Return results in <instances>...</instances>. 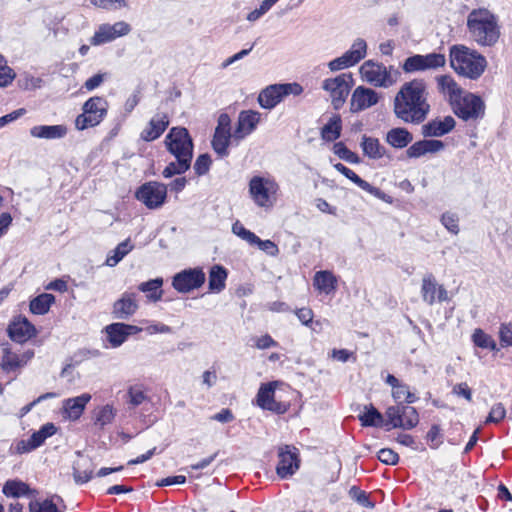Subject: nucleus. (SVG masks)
<instances>
[{
  "instance_id": "1",
  "label": "nucleus",
  "mask_w": 512,
  "mask_h": 512,
  "mask_svg": "<svg viewBox=\"0 0 512 512\" xmlns=\"http://www.w3.org/2000/svg\"><path fill=\"white\" fill-rule=\"evenodd\" d=\"M428 98V84L424 79L415 78L407 81L394 97L393 113L403 123L423 124L431 111Z\"/></svg>"
},
{
  "instance_id": "2",
  "label": "nucleus",
  "mask_w": 512,
  "mask_h": 512,
  "mask_svg": "<svg viewBox=\"0 0 512 512\" xmlns=\"http://www.w3.org/2000/svg\"><path fill=\"white\" fill-rule=\"evenodd\" d=\"M470 38L480 47H495L501 37L499 17L485 7L472 9L466 19Z\"/></svg>"
},
{
  "instance_id": "3",
  "label": "nucleus",
  "mask_w": 512,
  "mask_h": 512,
  "mask_svg": "<svg viewBox=\"0 0 512 512\" xmlns=\"http://www.w3.org/2000/svg\"><path fill=\"white\" fill-rule=\"evenodd\" d=\"M449 58L453 70L471 80L479 79L488 64L485 56L465 45L451 46Z\"/></svg>"
},
{
  "instance_id": "4",
  "label": "nucleus",
  "mask_w": 512,
  "mask_h": 512,
  "mask_svg": "<svg viewBox=\"0 0 512 512\" xmlns=\"http://www.w3.org/2000/svg\"><path fill=\"white\" fill-rule=\"evenodd\" d=\"M452 112L465 122H477L485 117L486 104L477 94L463 91L451 104Z\"/></svg>"
},
{
  "instance_id": "5",
  "label": "nucleus",
  "mask_w": 512,
  "mask_h": 512,
  "mask_svg": "<svg viewBox=\"0 0 512 512\" xmlns=\"http://www.w3.org/2000/svg\"><path fill=\"white\" fill-rule=\"evenodd\" d=\"M164 144L176 160L192 163L194 142L188 129L181 126L172 127L165 137Z\"/></svg>"
},
{
  "instance_id": "6",
  "label": "nucleus",
  "mask_w": 512,
  "mask_h": 512,
  "mask_svg": "<svg viewBox=\"0 0 512 512\" xmlns=\"http://www.w3.org/2000/svg\"><path fill=\"white\" fill-rule=\"evenodd\" d=\"M108 112V102L104 97H90L82 106V113L75 119L79 131L99 125Z\"/></svg>"
},
{
  "instance_id": "7",
  "label": "nucleus",
  "mask_w": 512,
  "mask_h": 512,
  "mask_svg": "<svg viewBox=\"0 0 512 512\" xmlns=\"http://www.w3.org/2000/svg\"><path fill=\"white\" fill-rule=\"evenodd\" d=\"M385 430L390 431L393 428H402L411 430L419 423V414L417 410L403 402L394 406H389L386 411Z\"/></svg>"
},
{
  "instance_id": "8",
  "label": "nucleus",
  "mask_w": 512,
  "mask_h": 512,
  "mask_svg": "<svg viewBox=\"0 0 512 512\" xmlns=\"http://www.w3.org/2000/svg\"><path fill=\"white\" fill-rule=\"evenodd\" d=\"M353 85L352 73H342L336 77L325 79L321 87L329 93L333 108L339 110L346 102Z\"/></svg>"
},
{
  "instance_id": "9",
  "label": "nucleus",
  "mask_w": 512,
  "mask_h": 512,
  "mask_svg": "<svg viewBox=\"0 0 512 512\" xmlns=\"http://www.w3.org/2000/svg\"><path fill=\"white\" fill-rule=\"evenodd\" d=\"M168 186L158 181H148L140 185L134 197L150 210L162 207L167 199Z\"/></svg>"
},
{
  "instance_id": "10",
  "label": "nucleus",
  "mask_w": 512,
  "mask_h": 512,
  "mask_svg": "<svg viewBox=\"0 0 512 512\" xmlns=\"http://www.w3.org/2000/svg\"><path fill=\"white\" fill-rule=\"evenodd\" d=\"M445 63V55L441 53L434 52L426 55L414 54L404 60V62L401 64V68L405 73L410 74L437 69L443 67Z\"/></svg>"
},
{
  "instance_id": "11",
  "label": "nucleus",
  "mask_w": 512,
  "mask_h": 512,
  "mask_svg": "<svg viewBox=\"0 0 512 512\" xmlns=\"http://www.w3.org/2000/svg\"><path fill=\"white\" fill-rule=\"evenodd\" d=\"M234 141L233 133H231V119L227 113H221L217 120V126L211 141L213 150L220 157L229 155V145Z\"/></svg>"
},
{
  "instance_id": "12",
  "label": "nucleus",
  "mask_w": 512,
  "mask_h": 512,
  "mask_svg": "<svg viewBox=\"0 0 512 512\" xmlns=\"http://www.w3.org/2000/svg\"><path fill=\"white\" fill-rule=\"evenodd\" d=\"M206 280L201 267L187 268L172 277V287L179 293H189L200 288Z\"/></svg>"
},
{
  "instance_id": "13",
  "label": "nucleus",
  "mask_w": 512,
  "mask_h": 512,
  "mask_svg": "<svg viewBox=\"0 0 512 512\" xmlns=\"http://www.w3.org/2000/svg\"><path fill=\"white\" fill-rule=\"evenodd\" d=\"M361 71L365 79L376 87L389 88L396 83V77L382 63L368 60L362 65Z\"/></svg>"
},
{
  "instance_id": "14",
  "label": "nucleus",
  "mask_w": 512,
  "mask_h": 512,
  "mask_svg": "<svg viewBox=\"0 0 512 512\" xmlns=\"http://www.w3.org/2000/svg\"><path fill=\"white\" fill-rule=\"evenodd\" d=\"M366 52V41L362 38H358L353 42L351 48L342 56L330 61L328 63V67L331 71H338L352 67L359 63L366 56Z\"/></svg>"
},
{
  "instance_id": "15",
  "label": "nucleus",
  "mask_w": 512,
  "mask_h": 512,
  "mask_svg": "<svg viewBox=\"0 0 512 512\" xmlns=\"http://www.w3.org/2000/svg\"><path fill=\"white\" fill-rule=\"evenodd\" d=\"M278 458L279 461L276 466V473L281 479L291 477L299 469V452L295 447H293V449L288 445L280 447Z\"/></svg>"
},
{
  "instance_id": "16",
  "label": "nucleus",
  "mask_w": 512,
  "mask_h": 512,
  "mask_svg": "<svg viewBox=\"0 0 512 512\" xmlns=\"http://www.w3.org/2000/svg\"><path fill=\"white\" fill-rule=\"evenodd\" d=\"M131 31V26L125 21H119L111 24H102L91 38L92 45H101L115 40L118 37L127 35Z\"/></svg>"
},
{
  "instance_id": "17",
  "label": "nucleus",
  "mask_w": 512,
  "mask_h": 512,
  "mask_svg": "<svg viewBox=\"0 0 512 512\" xmlns=\"http://www.w3.org/2000/svg\"><path fill=\"white\" fill-rule=\"evenodd\" d=\"M260 119L261 114L258 111L242 110L239 113L237 124L233 132L236 144L256 130Z\"/></svg>"
},
{
  "instance_id": "18",
  "label": "nucleus",
  "mask_w": 512,
  "mask_h": 512,
  "mask_svg": "<svg viewBox=\"0 0 512 512\" xmlns=\"http://www.w3.org/2000/svg\"><path fill=\"white\" fill-rule=\"evenodd\" d=\"M107 335V340L113 348L121 346L130 335L137 334L142 331V328L126 324L123 322H115L107 325L104 328Z\"/></svg>"
},
{
  "instance_id": "19",
  "label": "nucleus",
  "mask_w": 512,
  "mask_h": 512,
  "mask_svg": "<svg viewBox=\"0 0 512 512\" xmlns=\"http://www.w3.org/2000/svg\"><path fill=\"white\" fill-rule=\"evenodd\" d=\"M9 338L17 343H25L37 334L35 326L24 316L15 318L7 328Z\"/></svg>"
},
{
  "instance_id": "20",
  "label": "nucleus",
  "mask_w": 512,
  "mask_h": 512,
  "mask_svg": "<svg viewBox=\"0 0 512 512\" xmlns=\"http://www.w3.org/2000/svg\"><path fill=\"white\" fill-rule=\"evenodd\" d=\"M379 96L376 91L365 86H358L352 93L350 100V111L357 113L376 105Z\"/></svg>"
},
{
  "instance_id": "21",
  "label": "nucleus",
  "mask_w": 512,
  "mask_h": 512,
  "mask_svg": "<svg viewBox=\"0 0 512 512\" xmlns=\"http://www.w3.org/2000/svg\"><path fill=\"white\" fill-rule=\"evenodd\" d=\"M456 126V121L452 116H445L443 119H433L423 124L421 134L425 138L442 137L450 133Z\"/></svg>"
},
{
  "instance_id": "22",
  "label": "nucleus",
  "mask_w": 512,
  "mask_h": 512,
  "mask_svg": "<svg viewBox=\"0 0 512 512\" xmlns=\"http://www.w3.org/2000/svg\"><path fill=\"white\" fill-rule=\"evenodd\" d=\"M135 297V293L124 292L113 304V317L119 320H128L134 315L139 307Z\"/></svg>"
},
{
  "instance_id": "23",
  "label": "nucleus",
  "mask_w": 512,
  "mask_h": 512,
  "mask_svg": "<svg viewBox=\"0 0 512 512\" xmlns=\"http://www.w3.org/2000/svg\"><path fill=\"white\" fill-rule=\"evenodd\" d=\"M273 183L260 176H254L249 182V193L258 206L264 207L270 202V187Z\"/></svg>"
},
{
  "instance_id": "24",
  "label": "nucleus",
  "mask_w": 512,
  "mask_h": 512,
  "mask_svg": "<svg viewBox=\"0 0 512 512\" xmlns=\"http://www.w3.org/2000/svg\"><path fill=\"white\" fill-rule=\"evenodd\" d=\"M169 118L166 113H157L151 118L147 127L142 130L140 137L146 142L158 139L169 126Z\"/></svg>"
},
{
  "instance_id": "25",
  "label": "nucleus",
  "mask_w": 512,
  "mask_h": 512,
  "mask_svg": "<svg viewBox=\"0 0 512 512\" xmlns=\"http://www.w3.org/2000/svg\"><path fill=\"white\" fill-rule=\"evenodd\" d=\"M445 148V144L441 140L423 139L414 142L406 150L408 158H420L428 153H437Z\"/></svg>"
},
{
  "instance_id": "26",
  "label": "nucleus",
  "mask_w": 512,
  "mask_h": 512,
  "mask_svg": "<svg viewBox=\"0 0 512 512\" xmlns=\"http://www.w3.org/2000/svg\"><path fill=\"white\" fill-rule=\"evenodd\" d=\"M91 400L89 393H83L80 396L68 398L63 402V411L70 420H77L81 417L87 403Z\"/></svg>"
},
{
  "instance_id": "27",
  "label": "nucleus",
  "mask_w": 512,
  "mask_h": 512,
  "mask_svg": "<svg viewBox=\"0 0 512 512\" xmlns=\"http://www.w3.org/2000/svg\"><path fill=\"white\" fill-rule=\"evenodd\" d=\"M68 128L66 125H36L30 129V135L39 139H61L67 135Z\"/></svg>"
},
{
  "instance_id": "28",
  "label": "nucleus",
  "mask_w": 512,
  "mask_h": 512,
  "mask_svg": "<svg viewBox=\"0 0 512 512\" xmlns=\"http://www.w3.org/2000/svg\"><path fill=\"white\" fill-rule=\"evenodd\" d=\"M385 141L393 148L403 149L413 141V134L405 127H395L386 133Z\"/></svg>"
},
{
  "instance_id": "29",
  "label": "nucleus",
  "mask_w": 512,
  "mask_h": 512,
  "mask_svg": "<svg viewBox=\"0 0 512 512\" xmlns=\"http://www.w3.org/2000/svg\"><path fill=\"white\" fill-rule=\"evenodd\" d=\"M6 497L20 498L22 496H35L37 491L21 480H8L2 488Z\"/></svg>"
},
{
  "instance_id": "30",
  "label": "nucleus",
  "mask_w": 512,
  "mask_h": 512,
  "mask_svg": "<svg viewBox=\"0 0 512 512\" xmlns=\"http://www.w3.org/2000/svg\"><path fill=\"white\" fill-rule=\"evenodd\" d=\"M358 419L363 427H385L386 423L383 414L373 404L365 405Z\"/></svg>"
},
{
  "instance_id": "31",
  "label": "nucleus",
  "mask_w": 512,
  "mask_h": 512,
  "mask_svg": "<svg viewBox=\"0 0 512 512\" xmlns=\"http://www.w3.org/2000/svg\"><path fill=\"white\" fill-rule=\"evenodd\" d=\"M279 84H273L263 89L259 96L258 102L264 109H272L283 100Z\"/></svg>"
},
{
  "instance_id": "32",
  "label": "nucleus",
  "mask_w": 512,
  "mask_h": 512,
  "mask_svg": "<svg viewBox=\"0 0 512 512\" xmlns=\"http://www.w3.org/2000/svg\"><path fill=\"white\" fill-rule=\"evenodd\" d=\"M360 147L363 154L370 159H381L386 154V149L380 144L379 139L367 135L361 137Z\"/></svg>"
},
{
  "instance_id": "33",
  "label": "nucleus",
  "mask_w": 512,
  "mask_h": 512,
  "mask_svg": "<svg viewBox=\"0 0 512 512\" xmlns=\"http://www.w3.org/2000/svg\"><path fill=\"white\" fill-rule=\"evenodd\" d=\"M342 132V119L339 114L332 115L328 122L321 128V138L325 142H334Z\"/></svg>"
},
{
  "instance_id": "34",
  "label": "nucleus",
  "mask_w": 512,
  "mask_h": 512,
  "mask_svg": "<svg viewBox=\"0 0 512 512\" xmlns=\"http://www.w3.org/2000/svg\"><path fill=\"white\" fill-rule=\"evenodd\" d=\"M313 284L320 292L330 294L336 290L337 278L331 271L322 270L315 273Z\"/></svg>"
},
{
  "instance_id": "35",
  "label": "nucleus",
  "mask_w": 512,
  "mask_h": 512,
  "mask_svg": "<svg viewBox=\"0 0 512 512\" xmlns=\"http://www.w3.org/2000/svg\"><path fill=\"white\" fill-rule=\"evenodd\" d=\"M436 80L439 91L448 95L449 105L464 91L450 75H440Z\"/></svg>"
},
{
  "instance_id": "36",
  "label": "nucleus",
  "mask_w": 512,
  "mask_h": 512,
  "mask_svg": "<svg viewBox=\"0 0 512 512\" xmlns=\"http://www.w3.org/2000/svg\"><path fill=\"white\" fill-rule=\"evenodd\" d=\"M163 278L157 277L154 279H150L146 282H142L138 285V290L145 293L147 299L150 302H158L162 299L163 296Z\"/></svg>"
},
{
  "instance_id": "37",
  "label": "nucleus",
  "mask_w": 512,
  "mask_h": 512,
  "mask_svg": "<svg viewBox=\"0 0 512 512\" xmlns=\"http://www.w3.org/2000/svg\"><path fill=\"white\" fill-rule=\"evenodd\" d=\"M227 270L222 265H214L209 271L208 287L211 292L219 293L226 286Z\"/></svg>"
},
{
  "instance_id": "38",
  "label": "nucleus",
  "mask_w": 512,
  "mask_h": 512,
  "mask_svg": "<svg viewBox=\"0 0 512 512\" xmlns=\"http://www.w3.org/2000/svg\"><path fill=\"white\" fill-rule=\"evenodd\" d=\"M55 302V296L50 293H42L30 301L29 309L32 314L44 315Z\"/></svg>"
},
{
  "instance_id": "39",
  "label": "nucleus",
  "mask_w": 512,
  "mask_h": 512,
  "mask_svg": "<svg viewBox=\"0 0 512 512\" xmlns=\"http://www.w3.org/2000/svg\"><path fill=\"white\" fill-rule=\"evenodd\" d=\"M438 284L432 273H427L422 279L421 294L423 301L433 305L436 300Z\"/></svg>"
},
{
  "instance_id": "40",
  "label": "nucleus",
  "mask_w": 512,
  "mask_h": 512,
  "mask_svg": "<svg viewBox=\"0 0 512 512\" xmlns=\"http://www.w3.org/2000/svg\"><path fill=\"white\" fill-rule=\"evenodd\" d=\"M93 469L89 460H81L73 465V477L76 484L82 485L91 480Z\"/></svg>"
},
{
  "instance_id": "41",
  "label": "nucleus",
  "mask_w": 512,
  "mask_h": 512,
  "mask_svg": "<svg viewBox=\"0 0 512 512\" xmlns=\"http://www.w3.org/2000/svg\"><path fill=\"white\" fill-rule=\"evenodd\" d=\"M56 426L53 423L44 424L38 431L34 432L30 438V448L35 450L40 447L48 437L53 436L56 433Z\"/></svg>"
},
{
  "instance_id": "42",
  "label": "nucleus",
  "mask_w": 512,
  "mask_h": 512,
  "mask_svg": "<svg viewBox=\"0 0 512 512\" xmlns=\"http://www.w3.org/2000/svg\"><path fill=\"white\" fill-rule=\"evenodd\" d=\"M274 393L275 385L273 382L262 384L256 396L257 405L264 410L271 409L270 404L275 401Z\"/></svg>"
},
{
  "instance_id": "43",
  "label": "nucleus",
  "mask_w": 512,
  "mask_h": 512,
  "mask_svg": "<svg viewBox=\"0 0 512 512\" xmlns=\"http://www.w3.org/2000/svg\"><path fill=\"white\" fill-rule=\"evenodd\" d=\"M0 367L5 373H11L20 370L22 365L19 360V355L12 352L10 348H3Z\"/></svg>"
},
{
  "instance_id": "44",
  "label": "nucleus",
  "mask_w": 512,
  "mask_h": 512,
  "mask_svg": "<svg viewBox=\"0 0 512 512\" xmlns=\"http://www.w3.org/2000/svg\"><path fill=\"white\" fill-rule=\"evenodd\" d=\"M348 179L351 180L354 184H356L358 187H360L364 191H366V192L370 193L371 195H373L374 197H376L378 199H381V200H383L385 202H388V203L391 202V197L390 196L386 195L379 188L374 187L370 183H368L367 181L363 180L355 172H353Z\"/></svg>"
},
{
  "instance_id": "45",
  "label": "nucleus",
  "mask_w": 512,
  "mask_h": 512,
  "mask_svg": "<svg viewBox=\"0 0 512 512\" xmlns=\"http://www.w3.org/2000/svg\"><path fill=\"white\" fill-rule=\"evenodd\" d=\"M115 417V410L113 406L107 404L97 410H95L94 424L103 428L107 424H110Z\"/></svg>"
},
{
  "instance_id": "46",
  "label": "nucleus",
  "mask_w": 512,
  "mask_h": 512,
  "mask_svg": "<svg viewBox=\"0 0 512 512\" xmlns=\"http://www.w3.org/2000/svg\"><path fill=\"white\" fill-rule=\"evenodd\" d=\"M132 245H130L129 240H125L117 245V247L112 251L113 255L108 256L106 259V265L113 267L118 264L132 249Z\"/></svg>"
},
{
  "instance_id": "47",
  "label": "nucleus",
  "mask_w": 512,
  "mask_h": 512,
  "mask_svg": "<svg viewBox=\"0 0 512 512\" xmlns=\"http://www.w3.org/2000/svg\"><path fill=\"white\" fill-rule=\"evenodd\" d=\"M333 152L340 159L351 163V164H359L361 162V158L350 149L343 142H336L333 146Z\"/></svg>"
},
{
  "instance_id": "48",
  "label": "nucleus",
  "mask_w": 512,
  "mask_h": 512,
  "mask_svg": "<svg viewBox=\"0 0 512 512\" xmlns=\"http://www.w3.org/2000/svg\"><path fill=\"white\" fill-rule=\"evenodd\" d=\"M472 339L477 347L489 349L492 351L498 350L495 340L491 336L484 333L481 329L475 330L472 335Z\"/></svg>"
},
{
  "instance_id": "49",
  "label": "nucleus",
  "mask_w": 512,
  "mask_h": 512,
  "mask_svg": "<svg viewBox=\"0 0 512 512\" xmlns=\"http://www.w3.org/2000/svg\"><path fill=\"white\" fill-rule=\"evenodd\" d=\"M191 167L189 162H184L183 160H176L170 162L162 171V175L164 178H171L175 175H182L186 171H188Z\"/></svg>"
},
{
  "instance_id": "50",
  "label": "nucleus",
  "mask_w": 512,
  "mask_h": 512,
  "mask_svg": "<svg viewBox=\"0 0 512 512\" xmlns=\"http://www.w3.org/2000/svg\"><path fill=\"white\" fill-rule=\"evenodd\" d=\"M16 77L14 70L8 66L7 60L0 54V87L9 86Z\"/></svg>"
},
{
  "instance_id": "51",
  "label": "nucleus",
  "mask_w": 512,
  "mask_h": 512,
  "mask_svg": "<svg viewBox=\"0 0 512 512\" xmlns=\"http://www.w3.org/2000/svg\"><path fill=\"white\" fill-rule=\"evenodd\" d=\"M29 512H61L53 502V498L43 501L34 500L29 503Z\"/></svg>"
},
{
  "instance_id": "52",
  "label": "nucleus",
  "mask_w": 512,
  "mask_h": 512,
  "mask_svg": "<svg viewBox=\"0 0 512 512\" xmlns=\"http://www.w3.org/2000/svg\"><path fill=\"white\" fill-rule=\"evenodd\" d=\"M127 397L128 404L131 405L133 408L141 405L148 399V396L144 393L143 389L138 385L129 387L127 391Z\"/></svg>"
},
{
  "instance_id": "53",
  "label": "nucleus",
  "mask_w": 512,
  "mask_h": 512,
  "mask_svg": "<svg viewBox=\"0 0 512 512\" xmlns=\"http://www.w3.org/2000/svg\"><path fill=\"white\" fill-rule=\"evenodd\" d=\"M212 164L211 157L208 153L200 154L194 162L193 169L197 176H203L210 170Z\"/></svg>"
},
{
  "instance_id": "54",
  "label": "nucleus",
  "mask_w": 512,
  "mask_h": 512,
  "mask_svg": "<svg viewBox=\"0 0 512 512\" xmlns=\"http://www.w3.org/2000/svg\"><path fill=\"white\" fill-rule=\"evenodd\" d=\"M349 496L363 507H374V503L370 501L369 495L365 491L360 490L357 486H352L349 489Z\"/></svg>"
},
{
  "instance_id": "55",
  "label": "nucleus",
  "mask_w": 512,
  "mask_h": 512,
  "mask_svg": "<svg viewBox=\"0 0 512 512\" xmlns=\"http://www.w3.org/2000/svg\"><path fill=\"white\" fill-rule=\"evenodd\" d=\"M443 435L438 424H433L427 432L426 439L432 449H437L442 444Z\"/></svg>"
},
{
  "instance_id": "56",
  "label": "nucleus",
  "mask_w": 512,
  "mask_h": 512,
  "mask_svg": "<svg viewBox=\"0 0 512 512\" xmlns=\"http://www.w3.org/2000/svg\"><path fill=\"white\" fill-rule=\"evenodd\" d=\"M506 410L502 403H497L492 406L485 423H499L505 418Z\"/></svg>"
},
{
  "instance_id": "57",
  "label": "nucleus",
  "mask_w": 512,
  "mask_h": 512,
  "mask_svg": "<svg viewBox=\"0 0 512 512\" xmlns=\"http://www.w3.org/2000/svg\"><path fill=\"white\" fill-rule=\"evenodd\" d=\"M458 217L454 213L446 212L441 217V222L445 226V228L453 233L458 234L459 233V225H458Z\"/></svg>"
},
{
  "instance_id": "58",
  "label": "nucleus",
  "mask_w": 512,
  "mask_h": 512,
  "mask_svg": "<svg viewBox=\"0 0 512 512\" xmlns=\"http://www.w3.org/2000/svg\"><path fill=\"white\" fill-rule=\"evenodd\" d=\"M377 458L383 464L391 466L396 465L399 461V455L390 448H383L379 450Z\"/></svg>"
},
{
  "instance_id": "59",
  "label": "nucleus",
  "mask_w": 512,
  "mask_h": 512,
  "mask_svg": "<svg viewBox=\"0 0 512 512\" xmlns=\"http://www.w3.org/2000/svg\"><path fill=\"white\" fill-rule=\"evenodd\" d=\"M91 3L96 7L107 10L127 7L126 0H91Z\"/></svg>"
},
{
  "instance_id": "60",
  "label": "nucleus",
  "mask_w": 512,
  "mask_h": 512,
  "mask_svg": "<svg viewBox=\"0 0 512 512\" xmlns=\"http://www.w3.org/2000/svg\"><path fill=\"white\" fill-rule=\"evenodd\" d=\"M500 343L503 347L512 346V323L502 324L499 331Z\"/></svg>"
},
{
  "instance_id": "61",
  "label": "nucleus",
  "mask_w": 512,
  "mask_h": 512,
  "mask_svg": "<svg viewBox=\"0 0 512 512\" xmlns=\"http://www.w3.org/2000/svg\"><path fill=\"white\" fill-rule=\"evenodd\" d=\"M279 89H281L283 97L291 94L298 96L303 92V87L296 82L279 84Z\"/></svg>"
},
{
  "instance_id": "62",
  "label": "nucleus",
  "mask_w": 512,
  "mask_h": 512,
  "mask_svg": "<svg viewBox=\"0 0 512 512\" xmlns=\"http://www.w3.org/2000/svg\"><path fill=\"white\" fill-rule=\"evenodd\" d=\"M452 393L457 396L463 397L468 401L472 400V391L467 385V383L456 384L452 389Z\"/></svg>"
},
{
  "instance_id": "63",
  "label": "nucleus",
  "mask_w": 512,
  "mask_h": 512,
  "mask_svg": "<svg viewBox=\"0 0 512 512\" xmlns=\"http://www.w3.org/2000/svg\"><path fill=\"white\" fill-rule=\"evenodd\" d=\"M260 250L266 252L270 256H276L279 253L278 246L271 240H261L257 244Z\"/></svg>"
},
{
  "instance_id": "64",
  "label": "nucleus",
  "mask_w": 512,
  "mask_h": 512,
  "mask_svg": "<svg viewBox=\"0 0 512 512\" xmlns=\"http://www.w3.org/2000/svg\"><path fill=\"white\" fill-rule=\"evenodd\" d=\"M295 314L299 321L305 326H309L313 321V311L309 308L297 309Z\"/></svg>"
}]
</instances>
